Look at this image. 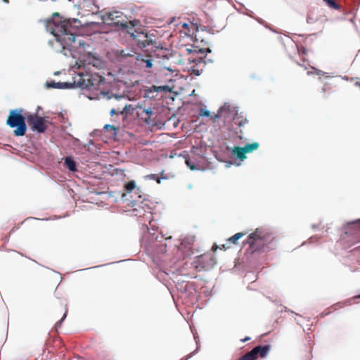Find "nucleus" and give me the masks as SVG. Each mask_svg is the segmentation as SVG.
<instances>
[{
    "label": "nucleus",
    "instance_id": "cd10ccee",
    "mask_svg": "<svg viewBox=\"0 0 360 360\" xmlns=\"http://www.w3.org/2000/svg\"><path fill=\"white\" fill-rule=\"evenodd\" d=\"M66 316H67V310L65 311V314H63L62 319L56 323V326H55L56 328H58L61 326V323L65 319Z\"/></svg>",
    "mask_w": 360,
    "mask_h": 360
},
{
    "label": "nucleus",
    "instance_id": "72a5a7b5",
    "mask_svg": "<svg viewBox=\"0 0 360 360\" xmlns=\"http://www.w3.org/2000/svg\"><path fill=\"white\" fill-rule=\"evenodd\" d=\"M220 249L226 250L228 247H226V244H224L221 245V248H219Z\"/></svg>",
    "mask_w": 360,
    "mask_h": 360
},
{
    "label": "nucleus",
    "instance_id": "58836bf2",
    "mask_svg": "<svg viewBox=\"0 0 360 360\" xmlns=\"http://www.w3.org/2000/svg\"><path fill=\"white\" fill-rule=\"evenodd\" d=\"M121 26L126 27H127V24L126 23H121Z\"/></svg>",
    "mask_w": 360,
    "mask_h": 360
},
{
    "label": "nucleus",
    "instance_id": "a878e982",
    "mask_svg": "<svg viewBox=\"0 0 360 360\" xmlns=\"http://www.w3.org/2000/svg\"><path fill=\"white\" fill-rule=\"evenodd\" d=\"M146 179H153V180H155V181H157V182H158V184H160V181H161V179H160V177H158V176H156V174H149V175H147V176H146Z\"/></svg>",
    "mask_w": 360,
    "mask_h": 360
},
{
    "label": "nucleus",
    "instance_id": "e433bc0d",
    "mask_svg": "<svg viewBox=\"0 0 360 360\" xmlns=\"http://www.w3.org/2000/svg\"><path fill=\"white\" fill-rule=\"evenodd\" d=\"M250 339V338H249V337H246L245 338L243 339V340H242V341H243V342H245V341H247V340H249Z\"/></svg>",
    "mask_w": 360,
    "mask_h": 360
},
{
    "label": "nucleus",
    "instance_id": "473e14b6",
    "mask_svg": "<svg viewBox=\"0 0 360 360\" xmlns=\"http://www.w3.org/2000/svg\"><path fill=\"white\" fill-rule=\"evenodd\" d=\"M164 68L166 69L167 71L171 72H175L174 70H172V68H170L169 67H165Z\"/></svg>",
    "mask_w": 360,
    "mask_h": 360
},
{
    "label": "nucleus",
    "instance_id": "b1692460",
    "mask_svg": "<svg viewBox=\"0 0 360 360\" xmlns=\"http://www.w3.org/2000/svg\"><path fill=\"white\" fill-rule=\"evenodd\" d=\"M120 56L123 58L134 56L133 53H131V51H127V50H122L120 53Z\"/></svg>",
    "mask_w": 360,
    "mask_h": 360
},
{
    "label": "nucleus",
    "instance_id": "393cba45",
    "mask_svg": "<svg viewBox=\"0 0 360 360\" xmlns=\"http://www.w3.org/2000/svg\"><path fill=\"white\" fill-rule=\"evenodd\" d=\"M186 163L187 165V166L191 169V170H195V169H197V166L195 165V163H193L191 160H186Z\"/></svg>",
    "mask_w": 360,
    "mask_h": 360
},
{
    "label": "nucleus",
    "instance_id": "a19ab883",
    "mask_svg": "<svg viewBox=\"0 0 360 360\" xmlns=\"http://www.w3.org/2000/svg\"><path fill=\"white\" fill-rule=\"evenodd\" d=\"M193 335H194V339H195V340L196 343L198 344V342H197V337L195 336V334H193Z\"/></svg>",
    "mask_w": 360,
    "mask_h": 360
},
{
    "label": "nucleus",
    "instance_id": "49530a36",
    "mask_svg": "<svg viewBox=\"0 0 360 360\" xmlns=\"http://www.w3.org/2000/svg\"><path fill=\"white\" fill-rule=\"evenodd\" d=\"M137 108H141V106L140 105H137Z\"/></svg>",
    "mask_w": 360,
    "mask_h": 360
},
{
    "label": "nucleus",
    "instance_id": "20e7f679",
    "mask_svg": "<svg viewBox=\"0 0 360 360\" xmlns=\"http://www.w3.org/2000/svg\"><path fill=\"white\" fill-rule=\"evenodd\" d=\"M221 108H226L223 110V120L224 123L233 122L238 127L244 126L246 122V118H243L238 113V109L236 106L225 103Z\"/></svg>",
    "mask_w": 360,
    "mask_h": 360
},
{
    "label": "nucleus",
    "instance_id": "c9c22d12",
    "mask_svg": "<svg viewBox=\"0 0 360 360\" xmlns=\"http://www.w3.org/2000/svg\"><path fill=\"white\" fill-rule=\"evenodd\" d=\"M99 64H100V62L97 60L95 63H94V66L98 67L99 65Z\"/></svg>",
    "mask_w": 360,
    "mask_h": 360
},
{
    "label": "nucleus",
    "instance_id": "de8ad7c7",
    "mask_svg": "<svg viewBox=\"0 0 360 360\" xmlns=\"http://www.w3.org/2000/svg\"><path fill=\"white\" fill-rule=\"evenodd\" d=\"M358 297H360V295Z\"/></svg>",
    "mask_w": 360,
    "mask_h": 360
},
{
    "label": "nucleus",
    "instance_id": "a211bd4d",
    "mask_svg": "<svg viewBox=\"0 0 360 360\" xmlns=\"http://www.w3.org/2000/svg\"><path fill=\"white\" fill-rule=\"evenodd\" d=\"M157 92H171V89L168 85L156 86Z\"/></svg>",
    "mask_w": 360,
    "mask_h": 360
},
{
    "label": "nucleus",
    "instance_id": "6ab92c4d",
    "mask_svg": "<svg viewBox=\"0 0 360 360\" xmlns=\"http://www.w3.org/2000/svg\"><path fill=\"white\" fill-rule=\"evenodd\" d=\"M329 6V7L338 10L340 8V6L338 4H337L334 0H323Z\"/></svg>",
    "mask_w": 360,
    "mask_h": 360
},
{
    "label": "nucleus",
    "instance_id": "0eeeda50",
    "mask_svg": "<svg viewBox=\"0 0 360 360\" xmlns=\"http://www.w3.org/2000/svg\"><path fill=\"white\" fill-rule=\"evenodd\" d=\"M271 349L270 345H258L255 347L252 352L255 356L257 358V355H259L262 358L266 357Z\"/></svg>",
    "mask_w": 360,
    "mask_h": 360
},
{
    "label": "nucleus",
    "instance_id": "c756f323",
    "mask_svg": "<svg viewBox=\"0 0 360 360\" xmlns=\"http://www.w3.org/2000/svg\"><path fill=\"white\" fill-rule=\"evenodd\" d=\"M312 68L314 70V71H315V74H316V75H326V74H327L326 72H323V71H321V70H320L316 69V68Z\"/></svg>",
    "mask_w": 360,
    "mask_h": 360
},
{
    "label": "nucleus",
    "instance_id": "4c0bfd02",
    "mask_svg": "<svg viewBox=\"0 0 360 360\" xmlns=\"http://www.w3.org/2000/svg\"><path fill=\"white\" fill-rule=\"evenodd\" d=\"M194 72H195V74L196 75H198V76L200 75V71H199V70H196V71H194Z\"/></svg>",
    "mask_w": 360,
    "mask_h": 360
},
{
    "label": "nucleus",
    "instance_id": "7ed1b4c3",
    "mask_svg": "<svg viewBox=\"0 0 360 360\" xmlns=\"http://www.w3.org/2000/svg\"><path fill=\"white\" fill-rule=\"evenodd\" d=\"M267 239L266 236L259 229L248 236V238L245 242H243V245L248 244L250 250L254 252L259 250H266L265 247V243Z\"/></svg>",
    "mask_w": 360,
    "mask_h": 360
},
{
    "label": "nucleus",
    "instance_id": "412c9836",
    "mask_svg": "<svg viewBox=\"0 0 360 360\" xmlns=\"http://www.w3.org/2000/svg\"><path fill=\"white\" fill-rule=\"evenodd\" d=\"M104 130L108 131H110L112 132V135H116V128L114 127V126H112L109 124H105L104 126Z\"/></svg>",
    "mask_w": 360,
    "mask_h": 360
},
{
    "label": "nucleus",
    "instance_id": "dca6fc26",
    "mask_svg": "<svg viewBox=\"0 0 360 360\" xmlns=\"http://www.w3.org/2000/svg\"><path fill=\"white\" fill-rule=\"evenodd\" d=\"M136 187V182L134 180L129 181L126 185H125V189L128 193H131L134 189H135Z\"/></svg>",
    "mask_w": 360,
    "mask_h": 360
},
{
    "label": "nucleus",
    "instance_id": "9d476101",
    "mask_svg": "<svg viewBox=\"0 0 360 360\" xmlns=\"http://www.w3.org/2000/svg\"><path fill=\"white\" fill-rule=\"evenodd\" d=\"M232 153L236 155L238 158L243 160L246 158L245 150L241 147H234L232 150Z\"/></svg>",
    "mask_w": 360,
    "mask_h": 360
},
{
    "label": "nucleus",
    "instance_id": "37998d69",
    "mask_svg": "<svg viewBox=\"0 0 360 360\" xmlns=\"http://www.w3.org/2000/svg\"><path fill=\"white\" fill-rule=\"evenodd\" d=\"M139 191H140V189H139V188H138L136 189V191H137V193H139Z\"/></svg>",
    "mask_w": 360,
    "mask_h": 360
},
{
    "label": "nucleus",
    "instance_id": "423d86ee",
    "mask_svg": "<svg viewBox=\"0 0 360 360\" xmlns=\"http://www.w3.org/2000/svg\"><path fill=\"white\" fill-rule=\"evenodd\" d=\"M160 239H159V237H156V241L154 242V244L150 245V246L148 247V250L153 252V247L156 248V250H154V252L155 254H165L167 251V243L166 241L170 240L172 238L171 236L167 237L166 238H164L163 236H161Z\"/></svg>",
    "mask_w": 360,
    "mask_h": 360
},
{
    "label": "nucleus",
    "instance_id": "f257e3e1",
    "mask_svg": "<svg viewBox=\"0 0 360 360\" xmlns=\"http://www.w3.org/2000/svg\"><path fill=\"white\" fill-rule=\"evenodd\" d=\"M77 19H63L56 13L52 18L46 21V29L54 37L49 44L56 52H63L66 56L79 58L86 53V43L81 37L75 36L72 23Z\"/></svg>",
    "mask_w": 360,
    "mask_h": 360
},
{
    "label": "nucleus",
    "instance_id": "1a4fd4ad",
    "mask_svg": "<svg viewBox=\"0 0 360 360\" xmlns=\"http://www.w3.org/2000/svg\"><path fill=\"white\" fill-rule=\"evenodd\" d=\"M47 86L49 87L54 88V89H68L73 86L72 84L68 83V82H52L51 83H48Z\"/></svg>",
    "mask_w": 360,
    "mask_h": 360
},
{
    "label": "nucleus",
    "instance_id": "a18cd8bd",
    "mask_svg": "<svg viewBox=\"0 0 360 360\" xmlns=\"http://www.w3.org/2000/svg\"><path fill=\"white\" fill-rule=\"evenodd\" d=\"M4 2L8 3V0H4Z\"/></svg>",
    "mask_w": 360,
    "mask_h": 360
},
{
    "label": "nucleus",
    "instance_id": "f3484780",
    "mask_svg": "<svg viewBox=\"0 0 360 360\" xmlns=\"http://www.w3.org/2000/svg\"><path fill=\"white\" fill-rule=\"evenodd\" d=\"M101 94H103L104 96L107 97L108 99H110L112 98H115L117 100H119L120 98H122V96L117 95V94H110V92H108V91H107V92L102 91Z\"/></svg>",
    "mask_w": 360,
    "mask_h": 360
},
{
    "label": "nucleus",
    "instance_id": "ea45409f",
    "mask_svg": "<svg viewBox=\"0 0 360 360\" xmlns=\"http://www.w3.org/2000/svg\"><path fill=\"white\" fill-rule=\"evenodd\" d=\"M131 37H133V38H135L136 37V35L134 34V33H131Z\"/></svg>",
    "mask_w": 360,
    "mask_h": 360
},
{
    "label": "nucleus",
    "instance_id": "2eb2a0df",
    "mask_svg": "<svg viewBox=\"0 0 360 360\" xmlns=\"http://www.w3.org/2000/svg\"><path fill=\"white\" fill-rule=\"evenodd\" d=\"M238 360H256V357L255 356V354H253L251 350L250 352L242 356Z\"/></svg>",
    "mask_w": 360,
    "mask_h": 360
},
{
    "label": "nucleus",
    "instance_id": "c03bdc74",
    "mask_svg": "<svg viewBox=\"0 0 360 360\" xmlns=\"http://www.w3.org/2000/svg\"><path fill=\"white\" fill-rule=\"evenodd\" d=\"M343 79H346V80H347V79H348V78H347V77H343Z\"/></svg>",
    "mask_w": 360,
    "mask_h": 360
},
{
    "label": "nucleus",
    "instance_id": "aec40b11",
    "mask_svg": "<svg viewBox=\"0 0 360 360\" xmlns=\"http://www.w3.org/2000/svg\"><path fill=\"white\" fill-rule=\"evenodd\" d=\"M200 115L202 116V117H210L211 116V112L209 110H207V108H201L200 110Z\"/></svg>",
    "mask_w": 360,
    "mask_h": 360
},
{
    "label": "nucleus",
    "instance_id": "6e6552de",
    "mask_svg": "<svg viewBox=\"0 0 360 360\" xmlns=\"http://www.w3.org/2000/svg\"><path fill=\"white\" fill-rule=\"evenodd\" d=\"M121 15L122 13L118 11H105L102 14L101 19L104 22H111L120 18Z\"/></svg>",
    "mask_w": 360,
    "mask_h": 360
},
{
    "label": "nucleus",
    "instance_id": "7c9ffc66",
    "mask_svg": "<svg viewBox=\"0 0 360 360\" xmlns=\"http://www.w3.org/2000/svg\"><path fill=\"white\" fill-rule=\"evenodd\" d=\"M131 108V105H126L120 113L124 114V112H127Z\"/></svg>",
    "mask_w": 360,
    "mask_h": 360
},
{
    "label": "nucleus",
    "instance_id": "c85d7f7f",
    "mask_svg": "<svg viewBox=\"0 0 360 360\" xmlns=\"http://www.w3.org/2000/svg\"><path fill=\"white\" fill-rule=\"evenodd\" d=\"M134 56L135 58V59L138 61H144L145 59L143 58V56L139 54V53H134Z\"/></svg>",
    "mask_w": 360,
    "mask_h": 360
},
{
    "label": "nucleus",
    "instance_id": "39448f33",
    "mask_svg": "<svg viewBox=\"0 0 360 360\" xmlns=\"http://www.w3.org/2000/svg\"><path fill=\"white\" fill-rule=\"evenodd\" d=\"M27 120L32 131L39 133H43L46 131V126L45 125L44 117L30 115L27 117Z\"/></svg>",
    "mask_w": 360,
    "mask_h": 360
},
{
    "label": "nucleus",
    "instance_id": "bb28decb",
    "mask_svg": "<svg viewBox=\"0 0 360 360\" xmlns=\"http://www.w3.org/2000/svg\"><path fill=\"white\" fill-rule=\"evenodd\" d=\"M143 62L146 64V68H151L153 67V60L152 59H150V58L145 59V60Z\"/></svg>",
    "mask_w": 360,
    "mask_h": 360
},
{
    "label": "nucleus",
    "instance_id": "9b49d317",
    "mask_svg": "<svg viewBox=\"0 0 360 360\" xmlns=\"http://www.w3.org/2000/svg\"><path fill=\"white\" fill-rule=\"evenodd\" d=\"M65 165L71 172H75L77 170L76 162L71 157H66L65 158Z\"/></svg>",
    "mask_w": 360,
    "mask_h": 360
},
{
    "label": "nucleus",
    "instance_id": "f03ea898",
    "mask_svg": "<svg viewBox=\"0 0 360 360\" xmlns=\"http://www.w3.org/2000/svg\"><path fill=\"white\" fill-rule=\"evenodd\" d=\"M22 109H15L10 111L6 124L11 128H15L14 135L15 136H23L27 130L25 118L22 115Z\"/></svg>",
    "mask_w": 360,
    "mask_h": 360
},
{
    "label": "nucleus",
    "instance_id": "f8f14e48",
    "mask_svg": "<svg viewBox=\"0 0 360 360\" xmlns=\"http://www.w3.org/2000/svg\"><path fill=\"white\" fill-rule=\"evenodd\" d=\"M157 94V89L155 85H153L145 90V97L154 98Z\"/></svg>",
    "mask_w": 360,
    "mask_h": 360
},
{
    "label": "nucleus",
    "instance_id": "5701e85b",
    "mask_svg": "<svg viewBox=\"0 0 360 360\" xmlns=\"http://www.w3.org/2000/svg\"><path fill=\"white\" fill-rule=\"evenodd\" d=\"M143 112H145L146 115H148V118H146L145 122L146 123H149V120L150 119V116L153 114L152 108H145V109H143Z\"/></svg>",
    "mask_w": 360,
    "mask_h": 360
},
{
    "label": "nucleus",
    "instance_id": "2f4dec72",
    "mask_svg": "<svg viewBox=\"0 0 360 360\" xmlns=\"http://www.w3.org/2000/svg\"><path fill=\"white\" fill-rule=\"evenodd\" d=\"M355 86H360V78H356V81L354 83Z\"/></svg>",
    "mask_w": 360,
    "mask_h": 360
},
{
    "label": "nucleus",
    "instance_id": "4468645a",
    "mask_svg": "<svg viewBox=\"0 0 360 360\" xmlns=\"http://www.w3.org/2000/svg\"><path fill=\"white\" fill-rule=\"evenodd\" d=\"M245 234L243 233H236L235 235H233V236L230 237L228 240H227V242L228 243H233L234 244H236L237 243V241L242 237Z\"/></svg>",
    "mask_w": 360,
    "mask_h": 360
},
{
    "label": "nucleus",
    "instance_id": "79ce46f5",
    "mask_svg": "<svg viewBox=\"0 0 360 360\" xmlns=\"http://www.w3.org/2000/svg\"><path fill=\"white\" fill-rule=\"evenodd\" d=\"M355 222L358 224L360 223V219L356 220Z\"/></svg>",
    "mask_w": 360,
    "mask_h": 360
},
{
    "label": "nucleus",
    "instance_id": "ddd939ff",
    "mask_svg": "<svg viewBox=\"0 0 360 360\" xmlns=\"http://www.w3.org/2000/svg\"><path fill=\"white\" fill-rule=\"evenodd\" d=\"M259 148V143H247L243 147L245 152L251 153L255 150H257Z\"/></svg>",
    "mask_w": 360,
    "mask_h": 360
},
{
    "label": "nucleus",
    "instance_id": "f704fd0d",
    "mask_svg": "<svg viewBox=\"0 0 360 360\" xmlns=\"http://www.w3.org/2000/svg\"><path fill=\"white\" fill-rule=\"evenodd\" d=\"M115 113V109H112V110H110V114L111 115H113Z\"/></svg>",
    "mask_w": 360,
    "mask_h": 360
},
{
    "label": "nucleus",
    "instance_id": "4be33fe9",
    "mask_svg": "<svg viewBox=\"0 0 360 360\" xmlns=\"http://www.w3.org/2000/svg\"><path fill=\"white\" fill-rule=\"evenodd\" d=\"M224 109H226V108H220L219 109V110L217 111V113L215 114L214 116H213V120L214 121H216L217 119H219V118H223V110H224Z\"/></svg>",
    "mask_w": 360,
    "mask_h": 360
}]
</instances>
